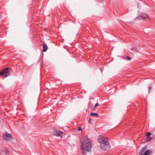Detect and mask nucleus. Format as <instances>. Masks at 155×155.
<instances>
[{"label":"nucleus","instance_id":"nucleus-6","mask_svg":"<svg viewBox=\"0 0 155 155\" xmlns=\"http://www.w3.org/2000/svg\"><path fill=\"white\" fill-rule=\"evenodd\" d=\"M54 134L57 136L61 137L62 138L63 132L59 130H56L54 131Z\"/></svg>","mask_w":155,"mask_h":155},{"label":"nucleus","instance_id":"nucleus-17","mask_svg":"<svg viewBox=\"0 0 155 155\" xmlns=\"http://www.w3.org/2000/svg\"><path fill=\"white\" fill-rule=\"evenodd\" d=\"M91 120H90L89 121L90 123L91 122Z\"/></svg>","mask_w":155,"mask_h":155},{"label":"nucleus","instance_id":"nucleus-11","mask_svg":"<svg viewBox=\"0 0 155 155\" xmlns=\"http://www.w3.org/2000/svg\"><path fill=\"white\" fill-rule=\"evenodd\" d=\"M151 135V133L150 132H148L147 134V137H150Z\"/></svg>","mask_w":155,"mask_h":155},{"label":"nucleus","instance_id":"nucleus-8","mask_svg":"<svg viewBox=\"0 0 155 155\" xmlns=\"http://www.w3.org/2000/svg\"><path fill=\"white\" fill-rule=\"evenodd\" d=\"M140 16V17H142L143 18H142V19H145L146 18H147L148 17L147 15L145 13H143V14L142 15H141Z\"/></svg>","mask_w":155,"mask_h":155},{"label":"nucleus","instance_id":"nucleus-3","mask_svg":"<svg viewBox=\"0 0 155 155\" xmlns=\"http://www.w3.org/2000/svg\"><path fill=\"white\" fill-rule=\"evenodd\" d=\"M147 146H144L140 150L139 153V155H149L150 154L152 153V151L147 150Z\"/></svg>","mask_w":155,"mask_h":155},{"label":"nucleus","instance_id":"nucleus-10","mask_svg":"<svg viewBox=\"0 0 155 155\" xmlns=\"http://www.w3.org/2000/svg\"><path fill=\"white\" fill-rule=\"evenodd\" d=\"M151 139L152 138L150 137H147V141H149L151 140Z\"/></svg>","mask_w":155,"mask_h":155},{"label":"nucleus","instance_id":"nucleus-9","mask_svg":"<svg viewBox=\"0 0 155 155\" xmlns=\"http://www.w3.org/2000/svg\"><path fill=\"white\" fill-rule=\"evenodd\" d=\"M91 116H95L96 117H98L99 116L98 115L97 113H91Z\"/></svg>","mask_w":155,"mask_h":155},{"label":"nucleus","instance_id":"nucleus-14","mask_svg":"<svg viewBox=\"0 0 155 155\" xmlns=\"http://www.w3.org/2000/svg\"><path fill=\"white\" fill-rule=\"evenodd\" d=\"M5 152L6 154H7L8 153L9 151L8 150H5Z\"/></svg>","mask_w":155,"mask_h":155},{"label":"nucleus","instance_id":"nucleus-12","mask_svg":"<svg viewBox=\"0 0 155 155\" xmlns=\"http://www.w3.org/2000/svg\"><path fill=\"white\" fill-rule=\"evenodd\" d=\"M126 59L128 60H130L131 59V58L130 57L127 56L126 57Z\"/></svg>","mask_w":155,"mask_h":155},{"label":"nucleus","instance_id":"nucleus-13","mask_svg":"<svg viewBox=\"0 0 155 155\" xmlns=\"http://www.w3.org/2000/svg\"><path fill=\"white\" fill-rule=\"evenodd\" d=\"M78 130L79 131L82 130L81 127H79L78 129Z\"/></svg>","mask_w":155,"mask_h":155},{"label":"nucleus","instance_id":"nucleus-4","mask_svg":"<svg viewBox=\"0 0 155 155\" xmlns=\"http://www.w3.org/2000/svg\"><path fill=\"white\" fill-rule=\"evenodd\" d=\"M10 74V71L8 68H5L2 71L0 72V76L3 75L5 78L9 76Z\"/></svg>","mask_w":155,"mask_h":155},{"label":"nucleus","instance_id":"nucleus-7","mask_svg":"<svg viewBox=\"0 0 155 155\" xmlns=\"http://www.w3.org/2000/svg\"><path fill=\"white\" fill-rule=\"evenodd\" d=\"M48 49V47L44 43L43 44V51L44 52L46 51Z\"/></svg>","mask_w":155,"mask_h":155},{"label":"nucleus","instance_id":"nucleus-15","mask_svg":"<svg viewBox=\"0 0 155 155\" xmlns=\"http://www.w3.org/2000/svg\"><path fill=\"white\" fill-rule=\"evenodd\" d=\"M99 104L98 103H96L94 106V107L96 108V106L99 105Z\"/></svg>","mask_w":155,"mask_h":155},{"label":"nucleus","instance_id":"nucleus-2","mask_svg":"<svg viewBox=\"0 0 155 155\" xmlns=\"http://www.w3.org/2000/svg\"><path fill=\"white\" fill-rule=\"evenodd\" d=\"M98 141L101 144V148L104 151H107L109 150L110 146L108 139L106 137L99 136L98 138Z\"/></svg>","mask_w":155,"mask_h":155},{"label":"nucleus","instance_id":"nucleus-16","mask_svg":"<svg viewBox=\"0 0 155 155\" xmlns=\"http://www.w3.org/2000/svg\"><path fill=\"white\" fill-rule=\"evenodd\" d=\"M149 89H150V87H149Z\"/></svg>","mask_w":155,"mask_h":155},{"label":"nucleus","instance_id":"nucleus-5","mask_svg":"<svg viewBox=\"0 0 155 155\" xmlns=\"http://www.w3.org/2000/svg\"><path fill=\"white\" fill-rule=\"evenodd\" d=\"M2 137L5 140H8L11 138V135L5 132L3 134Z\"/></svg>","mask_w":155,"mask_h":155},{"label":"nucleus","instance_id":"nucleus-1","mask_svg":"<svg viewBox=\"0 0 155 155\" xmlns=\"http://www.w3.org/2000/svg\"><path fill=\"white\" fill-rule=\"evenodd\" d=\"M80 141L81 143V149L83 155H85L87 152L90 150L92 147L91 140L87 136L81 138Z\"/></svg>","mask_w":155,"mask_h":155}]
</instances>
